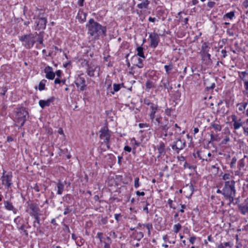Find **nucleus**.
Returning a JSON list of instances; mask_svg holds the SVG:
<instances>
[{
    "label": "nucleus",
    "mask_w": 248,
    "mask_h": 248,
    "mask_svg": "<svg viewBox=\"0 0 248 248\" xmlns=\"http://www.w3.org/2000/svg\"><path fill=\"white\" fill-rule=\"evenodd\" d=\"M238 209L241 214L248 217V199L238 205Z\"/></svg>",
    "instance_id": "dca6fc26"
},
{
    "label": "nucleus",
    "mask_w": 248,
    "mask_h": 248,
    "mask_svg": "<svg viewBox=\"0 0 248 248\" xmlns=\"http://www.w3.org/2000/svg\"><path fill=\"white\" fill-rule=\"evenodd\" d=\"M150 108V112L149 115L152 123L158 126L165 132V136H172L174 131L175 133L180 132L181 128L177 124H174L173 121H169L167 118L162 117L158 114L160 109L157 105H152Z\"/></svg>",
    "instance_id": "f257e3e1"
},
{
    "label": "nucleus",
    "mask_w": 248,
    "mask_h": 248,
    "mask_svg": "<svg viewBox=\"0 0 248 248\" xmlns=\"http://www.w3.org/2000/svg\"><path fill=\"white\" fill-rule=\"evenodd\" d=\"M104 248H110V244L106 242H104Z\"/></svg>",
    "instance_id": "338daca9"
},
{
    "label": "nucleus",
    "mask_w": 248,
    "mask_h": 248,
    "mask_svg": "<svg viewBox=\"0 0 248 248\" xmlns=\"http://www.w3.org/2000/svg\"><path fill=\"white\" fill-rule=\"evenodd\" d=\"M232 177V176L231 175V174H230L229 173H224L222 176V179L223 181H224L225 182L226 181H230V179Z\"/></svg>",
    "instance_id": "c9c22d12"
},
{
    "label": "nucleus",
    "mask_w": 248,
    "mask_h": 248,
    "mask_svg": "<svg viewBox=\"0 0 248 248\" xmlns=\"http://www.w3.org/2000/svg\"><path fill=\"white\" fill-rule=\"evenodd\" d=\"M87 14L84 13L82 11H79L77 17L78 19L80 20L81 22H84L86 18Z\"/></svg>",
    "instance_id": "4be33fe9"
},
{
    "label": "nucleus",
    "mask_w": 248,
    "mask_h": 248,
    "mask_svg": "<svg viewBox=\"0 0 248 248\" xmlns=\"http://www.w3.org/2000/svg\"><path fill=\"white\" fill-rule=\"evenodd\" d=\"M186 146V142L184 140L179 139L172 145V149L177 153Z\"/></svg>",
    "instance_id": "2eb2a0df"
},
{
    "label": "nucleus",
    "mask_w": 248,
    "mask_h": 248,
    "mask_svg": "<svg viewBox=\"0 0 248 248\" xmlns=\"http://www.w3.org/2000/svg\"><path fill=\"white\" fill-rule=\"evenodd\" d=\"M247 75V73L246 71H243L239 73V77L242 79L244 80V78Z\"/></svg>",
    "instance_id": "09e8293b"
},
{
    "label": "nucleus",
    "mask_w": 248,
    "mask_h": 248,
    "mask_svg": "<svg viewBox=\"0 0 248 248\" xmlns=\"http://www.w3.org/2000/svg\"><path fill=\"white\" fill-rule=\"evenodd\" d=\"M215 5V2L214 1H209L207 3V6L210 8L213 7Z\"/></svg>",
    "instance_id": "864d4df0"
},
{
    "label": "nucleus",
    "mask_w": 248,
    "mask_h": 248,
    "mask_svg": "<svg viewBox=\"0 0 248 248\" xmlns=\"http://www.w3.org/2000/svg\"><path fill=\"white\" fill-rule=\"evenodd\" d=\"M32 217L35 219V220L34 221L33 226L35 227H36L37 228H39V225H40V214L36 215H34V216H33Z\"/></svg>",
    "instance_id": "bb28decb"
},
{
    "label": "nucleus",
    "mask_w": 248,
    "mask_h": 248,
    "mask_svg": "<svg viewBox=\"0 0 248 248\" xmlns=\"http://www.w3.org/2000/svg\"><path fill=\"white\" fill-rule=\"evenodd\" d=\"M220 140V138L218 134H215L214 132H211L210 134V141H219Z\"/></svg>",
    "instance_id": "393cba45"
},
{
    "label": "nucleus",
    "mask_w": 248,
    "mask_h": 248,
    "mask_svg": "<svg viewBox=\"0 0 248 248\" xmlns=\"http://www.w3.org/2000/svg\"><path fill=\"white\" fill-rule=\"evenodd\" d=\"M70 212L69 211V209L68 207L66 208L65 209H64V211L63 212V214L66 215L68 214H69Z\"/></svg>",
    "instance_id": "774afa93"
},
{
    "label": "nucleus",
    "mask_w": 248,
    "mask_h": 248,
    "mask_svg": "<svg viewBox=\"0 0 248 248\" xmlns=\"http://www.w3.org/2000/svg\"><path fill=\"white\" fill-rule=\"evenodd\" d=\"M201 54L204 60H208L209 62L211 61V55L209 53V51L203 52Z\"/></svg>",
    "instance_id": "e433bc0d"
},
{
    "label": "nucleus",
    "mask_w": 248,
    "mask_h": 248,
    "mask_svg": "<svg viewBox=\"0 0 248 248\" xmlns=\"http://www.w3.org/2000/svg\"><path fill=\"white\" fill-rule=\"evenodd\" d=\"M62 72L60 70H57V71L56 72V76H57L58 78L61 77V76H62Z\"/></svg>",
    "instance_id": "680f3d73"
},
{
    "label": "nucleus",
    "mask_w": 248,
    "mask_h": 248,
    "mask_svg": "<svg viewBox=\"0 0 248 248\" xmlns=\"http://www.w3.org/2000/svg\"><path fill=\"white\" fill-rule=\"evenodd\" d=\"M139 225H140V227L143 226V227H146L147 228V229L148 230V235L150 234V233H151V230H152V228H153V226H152V224H151V223H147V224H139Z\"/></svg>",
    "instance_id": "f704fd0d"
},
{
    "label": "nucleus",
    "mask_w": 248,
    "mask_h": 248,
    "mask_svg": "<svg viewBox=\"0 0 248 248\" xmlns=\"http://www.w3.org/2000/svg\"><path fill=\"white\" fill-rule=\"evenodd\" d=\"M244 86L246 90V91H243V93L246 94L247 93H248V81L245 80L244 81Z\"/></svg>",
    "instance_id": "de8ad7c7"
},
{
    "label": "nucleus",
    "mask_w": 248,
    "mask_h": 248,
    "mask_svg": "<svg viewBox=\"0 0 248 248\" xmlns=\"http://www.w3.org/2000/svg\"><path fill=\"white\" fill-rule=\"evenodd\" d=\"M124 150L128 152H130L131 151V148L130 146H125L124 147Z\"/></svg>",
    "instance_id": "13d9d810"
},
{
    "label": "nucleus",
    "mask_w": 248,
    "mask_h": 248,
    "mask_svg": "<svg viewBox=\"0 0 248 248\" xmlns=\"http://www.w3.org/2000/svg\"><path fill=\"white\" fill-rule=\"evenodd\" d=\"M164 68L166 73L167 74H169L170 71H171L173 69V65L172 63H170L169 65H166L164 66Z\"/></svg>",
    "instance_id": "a19ab883"
},
{
    "label": "nucleus",
    "mask_w": 248,
    "mask_h": 248,
    "mask_svg": "<svg viewBox=\"0 0 248 248\" xmlns=\"http://www.w3.org/2000/svg\"><path fill=\"white\" fill-rule=\"evenodd\" d=\"M209 49L210 47H209L208 44L205 42L202 45L201 53L203 52H206V51H209Z\"/></svg>",
    "instance_id": "72a5a7b5"
},
{
    "label": "nucleus",
    "mask_w": 248,
    "mask_h": 248,
    "mask_svg": "<svg viewBox=\"0 0 248 248\" xmlns=\"http://www.w3.org/2000/svg\"><path fill=\"white\" fill-rule=\"evenodd\" d=\"M140 186V179L138 177L135 178L134 180V187L136 188H138Z\"/></svg>",
    "instance_id": "a18cd8bd"
},
{
    "label": "nucleus",
    "mask_w": 248,
    "mask_h": 248,
    "mask_svg": "<svg viewBox=\"0 0 248 248\" xmlns=\"http://www.w3.org/2000/svg\"><path fill=\"white\" fill-rule=\"evenodd\" d=\"M182 228V226L180 223H177L173 225V229L175 233H178Z\"/></svg>",
    "instance_id": "4c0bfd02"
},
{
    "label": "nucleus",
    "mask_w": 248,
    "mask_h": 248,
    "mask_svg": "<svg viewBox=\"0 0 248 248\" xmlns=\"http://www.w3.org/2000/svg\"><path fill=\"white\" fill-rule=\"evenodd\" d=\"M123 84H116V83L113 84V92H111L112 94H114L115 92H118L120 90L121 87L123 86Z\"/></svg>",
    "instance_id": "2f4dec72"
},
{
    "label": "nucleus",
    "mask_w": 248,
    "mask_h": 248,
    "mask_svg": "<svg viewBox=\"0 0 248 248\" xmlns=\"http://www.w3.org/2000/svg\"><path fill=\"white\" fill-rule=\"evenodd\" d=\"M22 45L27 48H31L34 44V37L32 34L24 35L20 38Z\"/></svg>",
    "instance_id": "423d86ee"
},
{
    "label": "nucleus",
    "mask_w": 248,
    "mask_h": 248,
    "mask_svg": "<svg viewBox=\"0 0 248 248\" xmlns=\"http://www.w3.org/2000/svg\"><path fill=\"white\" fill-rule=\"evenodd\" d=\"M149 39L151 47H156L160 41L159 35L155 32H151L149 34Z\"/></svg>",
    "instance_id": "ddd939ff"
},
{
    "label": "nucleus",
    "mask_w": 248,
    "mask_h": 248,
    "mask_svg": "<svg viewBox=\"0 0 248 248\" xmlns=\"http://www.w3.org/2000/svg\"><path fill=\"white\" fill-rule=\"evenodd\" d=\"M47 19L45 17L37 18L34 26L35 30H44L46 28Z\"/></svg>",
    "instance_id": "f8f14e48"
},
{
    "label": "nucleus",
    "mask_w": 248,
    "mask_h": 248,
    "mask_svg": "<svg viewBox=\"0 0 248 248\" xmlns=\"http://www.w3.org/2000/svg\"><path fill=\"white\" fill-rule=\"evenodd\" d=\"M46 79H42L38 85V90L40 91H42L46 90Z\"/></svg>",
    "instance_id": "c85d7f7f"
},
{
    "label": "nucleus",
    "mask_w": 248,
    "mask_h": 248,
    "mask_svg": "<svg viewBox=\"0 0 248 248\" xmlns=\"http://www.w3.org/2000/svg\"><path fill=\"white\" fill-rule=\"evenodd\" d=\"M231 117L234 130H238L240 127H242L244 123H243L242 120L240 118H238L235 114H232Z\"/></svg>",
    "instance_id": "4468645a"
},
{
    "label": "nucleus",
    "mask_w": 248,
    "mask_h": 248,
    "mask_svg": "<svg viewBox=\"0 0 248 248\" xmlns=\"http://www.w3.org/2000/svg\"><path fill=\"white\" fill-rule=\"evenodd\" d=\"M84 0H78V4L80 7L83 6Z\"/></svg>",
    "instance_id": "bf43d9fd"
},
{
    "label": "nucleus",
    "mask_w": 248,
    "mask_h": 248,
    "mask_svg": "<svg viewBox=\"0 0 248 248\" xmlns=\"http://www.w3.org/2000/svg\"><path fill=\"white\" fill-rule=\"evenodd\" d=\"M145 86L147 89H151L154 87L153 82L150 81H147L146 83Z\"/></svg>",
    "instance_id": "49530a36"
},
{
    "label": "nucleus",
    "mask_w": 248,
    "mask_h": 248,
    "mask_svg": "<svg viewBox=\"0 0 248 248\" xmlns=\"http://www.w3.org/2000/svg\"><path fill=\"white\" fill-rule=\"evenodd\" d=\"M230 141V138L229 135H226L224 137L223 140H221L220 142L221 145H225L228 142Z\"/></svg>",
    "instance_id": "58836bf2"
},
{
    "label": "nucleus",
    "mask_w": 248,
    "mask_h": 248,
    "mask_svg": "<svg viewBox=\"0 0 248 248\" xmlns=\"http://www.w3.org/2000/svg\"><path fill=\"white\" fill-rule=\"evenodd\" d=\"M243 6L247 8H248V0H245L244 2H243Z\"/></svg>",
    "instance_id": "0e129e2a"
},
{
    "label": "nucleus",
    "mask_w": 248,
    "mask_h": 248,
    "mask_svg": "<svg viewBox=\"0 0 248 248\" xmlns=\"http://www.w3.org/2000/svg\"><path fill=\"white\" fill-rule=\"evenodd\" d=\"M243 133L246 137L248 136V118L244 122L242 126Z\"/></svg>",
    "instance_id": "b1692460"
},
{
    "label": "nucleus",
    "mask_w": 248,
    "mask_h": 248,
    "mask_svg": "<svg viewBox=\"0 0 248 248\" xmlns=\"http://www.w3.org/2000/svg\"><path fill=\"white\" fill-rule=\"evenodd\" d=\"M121 217V214H116L114 215V218L117 221H119L120 220V217Z\"/></svg>",
    "instance_id": "6e6d98bb"
},
{
    "label": "nucleus",
    "mask_w": 248,
    "mask_h": 248,
    "mask_svg": "<svg viewBox=\"0 0 248 248\" xmlns=\"http://www.w3.org/2000/svg\"><path fill=\"white\" fill-rule=\"evenodd\" d=\"M146 206L143 208V210L144 211H145L146 213V214H148L149 210H148V208L147 206L149 205V203L148 202H146Z\"/></svg>",
    "instance_id": "4d7b16f0"
},
{
    "label": "nucleus",
    "mask_w": 248,
    "mask_h": 248,
    "mask_svg": "<svg viewBox=\"0 0 248 248\" xmlns=\"http://www.w3.org/2000/svg\"><path fill=\"white\" fill-rule=\"evenodd\" d=\"M74 83L80 91H85L87 88L85 79L82 74L78 75L76 77Z\"/></svg>",
    "instance_id": "0eeeda50"
},
{
    "label": "nucleus",
    "mask_w": 248,
    "mask_h": 248,
    "mask_svg": "<svg viewBox=\"0 0 248 248\" xmlns=\"http://www.w3.org/2000/svg\"><path fill=\"white\" fill-rule=\"evenodd\" d=\"M157 150L158 153L157 157L164 156L166 153L165 144L163 142L160 143L157 147Z\"/></svg>",
    "instance_id": "6ab92c4d"
},
{
    "label": "nucleus",
    "mask_w": 248,
    "mask_h": 248,
    "mask_svg": "<svg viewBox=\"0 0 248 248\" xmlns=\"http://www.w3.org/2000/svg\"><path fill=\"white\" fill-rule=\"evenodd\" d=\"M44 72L46 74V77L47 79L52 80L54 78L55 74L52 70V67L47 66L44 70Z\"/></svg>",
    "instance_id": "a211bd4d"
},
{
    "label": "nucleus",
    "mask_w": 248,
    "mask_h": 248,
    "mask_svg": "<svg viewBox=\"0 0 248 248\" xmlns=\"http://www.w3.org/2000/svg\"><path fill=\"white\" fill-rule=\"evenodd\" d=\"M196 239V237L194 236H191L190 238H189V242L191 244H194V243H195V241Z\"/></svg>",
    "instance_id": "603ef678"
},
{
    "label": "nucleus",
    "mask_w": 248,
    "mask_h": 248,
    "mask_svg": "<svg viewBox=\"0 0 248 248\" xmlns=\"http://www.w3.org/2000/svg\"><path fill=\"white\" fill-rule=\"evenodd\" d=\"M131 144L134 146V148L136 149L137 147L140 145V142L136 140L134 138H133L130 140Z\"/></svg>",
    "instance_id": "ea45409f"
},
{
    "label": "nucleus",
    "mask_w": 248,
    "mask_h": 248,
    "mask_svg": "<svg viewBox=\"0 0 248 248\" xmlns=\"http://www.w3.org/2000/svg\"><path fill=\"white\" fill-rule=\"evenodd\" d=\"M136 66L140 68H141L143 67V61L140 58H138V62L136 63Z\"/></svg>",
    "instance_id": "c03bdc74"
},
{
    "label": "nucleus",
    "mask_w": 248,
    "mask_h": 248,
    "mask_svg": "<svg viewBox=\"0 0 248 248\" xmlns=\"http://www.w3.org/2000/svg\"><path fill=\"white\" fill-rule=\"evenodd\" d=\"M4 204L5 208L8 211H12L14 214L16 213V209L14 207L13 204L8 201H6L4 202Z\"/></svg>",
    "instance_id": "412c9836"
},
{
    "label": "nucleus",
    "mask_w": 248,
    "mask_h": 248,
    "mask_svg": "<svg viewBox=\"0 0 248 248\" xmlns=\"http://www.w3.org/2000/svg\"><path fill=\"white\" fill-rule=\"evenodd\" d=\"M54 101L53 97L47 99L46 100H40L39 101V105L42 108H44L46 107H48L50 104Z\"/></svg>",
    "instance_id": "aec40b11"
},
{
    "label": "nucleus",
    "mask_w": 248,
    "mask_h": 248,
    "mask_svg": "<svg viewBox=\"0 0 248 248\" xmlns=\"http://www.w3.org/2000/svg\"><path fill=\"white\" fill-rule=\"evenodd\" d=\"M99 137L101 140H103L107 145L108 149H109L110 137L111 136V132L107 127H103L99 131Z\"/></svg>",
    "instance_id": "39448f33"
},
{
    "label": "nucleus",
    "mask_w": 248,
    "mask_h": 248,
    "mask_svg": "<svg viewBox=\"0 0 248 248\" xmlns=\"http://www.w3.org/2000/svg\"><path fill=\"white\" fill-rule=\"evenodd\" d=\"M139 126L141 128H144V127L147 128L149 126L148 124H141V123L139 124Z\"/></svg>",
    "instance_id": "5fc2aeb1"
},
{
    "label": "nucleus",
    "mask_w": 248,
    "mask_h": 248,
    "mask_svg": "<svg viewBox=\"0 0 248 248\" xmlns=\"http://www.w3.org/2000/svg\"><path fill=\"white\" fill-rule=\"evenodd\" d=\"M87 73L90 77H94L95 74L99 75L100 67L93 62L88 63Z\"/></svg>",
    "instance_id": "9d476101"
},
{
    "label": "nucleus",
    "mask_w": 248,
    "mask_h": 248,
    "mask_svg": "<svg viewBox=\"0 0 248 248\" xmlns=\"http://www.w3.org/2000/svg\"><path fill=\"white\" fill-rule=\"evenodd\" d=\"M137 55L145 59V56L143 53V48L142 46H139L137 48Z\"/></svg>",
    "instance_id": "7c9ffc66"
},
{
    "label": "nucleus",
    "mask_w": 248,
    "mask_h": 248,
    "mask_svg": "<svg viewBox=\"0 0 248 248\" xmlns=\"http://www.w3.org/2000/svg\"><path fill=\"white\" fill-rule=\"evenodd\" d=\"M211 127L217 132L220 131L222 129V126L216 122H213L211 124Z\"/></svg>",
    "instance_id": "a878e982"
},
{
    "label": "nucleus",
    "mask_w": 248,
    "mask_h": 248,
    "mask_svg": "<svg viewBox=\"0 0 248 248\" xmlns=\"http://www.w3.org/2000/svg\"><path fill=\"white\" fill-rule=\"evenodd\" d=\"M235 184L234 180L226 181L222 189V195L226 199H229L230 202L233 201L235 195Z\"/></svg>",
    "instance_id": "7ed1b4c3"
},
{
    "label": "nucleus",
    "mask_w": 248,
    "mask_h": 248,
    "mask_svg": "<svg viewBox=\"0 0 248 248\" xmlns=\"http://www.w3.org/2000/svg\"><path fill=\"white\" fill-rule=\"evenodd\" d=\"M28 115V112L23 108H20L16 112V119L17 123L22 126L26 121V116Z\"/></svg>",
    "instance_id": "6e6552de"
},
{
    "label": "nucleus",
    "mask_w": 248,
    "mask_h": 248,
    "mask_svg": "<svg viewBox=\"0 0 248 248\" xmlns=\"http://www.w3.org/2000/svg\"><path fill=\"white\" fill-rule=\"evenodd\" d=\"M228 247H231V244L230 242H225L223 243H220L218 246L217 248H227Z\"/></svg>",
    "instance_id": "37998d69"
},
{
    "label": "nucleus",
    "mask_w": 248,
    "mask_h": 248,
    "mask_svg": "<svg viewBox=\"0 0 248 248\" xmlns=\"http://www.w3.org/2000/svg\"><path fill=\"white\" fill-rule=\"evenodd\" d=\"M136 194L138 196H143L145 195V193L144 192H140L139 191H136Z\"/></svg>",
    "instance_id": "052dcab7"
},
{
    "label": "nucleus",
    "mask_w": 248,
    "mask_h": 248,
    "mask_svg": "<svg viewBox=\"0 0 248 248\" xmlns=\"http://www.w3.org/2000/svg\"><path fill=\"white\" fill-rule=\"evenodd\" d=\"M248 104V102L238 103L237 104V106L239 107L238 110L240 111H243L246 108Z\"/></svg>",
    "instance_id": "cd10ccee"
},
{
    "label": "nucleus",
    "mask_w": 248,
    "mask_h": 248,
    "mask_svg": "<svg viewBox=\"0 0 248 248\" xmlns=\"http://www.w3.org/2000/svg\"><path fill=\"white\" fill-rule=\"evenodd\" d=\"M184 193L187 198H190L194 191V187L192 184H187L183 188Z\"/></svg>",
    "instance_id": "f3484780"
},
{
    "label": "nucleus",
    "mask_w": 248,
    "mask_h": 248,
    "mask_svg": "<svg viewBox=\"0 0 248 248\" xmlns=\"http://www.w3.org/2000/svg\"><path fill=\"white\" fill-rule=\"evenodd\" d=\"M37 41L40 44H43V39L42 36H40L38 37L37 39Z\"/></svg>",
    "instance_id": "e2e57ef3"
},
{
    "label": "nucleus",
    "mask_w": 248,
    "mask_h": 248,
    "mask_svg": "<svg viewBox=\"0 0 248 248\" xmlns=\"http://www.w3.org/2000/svg\"><path fill=\"white\" fill-rule=\"evenodd\" d=\"M12 177L13 176L11 172H8L6 173V172L3 171L1 179L2 185H4L7 189L10 188L12 185Z\"/></svg>",
    "instance_id": "1a4fd4ad"
},
{
    "label": "nucleus",
    "mask_w": 248,
    "mask_h": 248,
    "mask_svg": "<svg viewBox=\"0 0 248 248\" xmlns=\"http://www.w3.org/2000/svg\"><path fill=\"white\" fill-rule=\"evenodd\" d=\"M163 239L165 242H168L169 241V237L166 234L163 236Z\"/></svg>",
    "instance_id": "69168bd1"
},
{
    "label": "nucleus",
    "mask_w": 248,
    "mask_h": 248,
    "mask_svg": "<svg viewBox=\"0 0 248 248\" xmlns=\"http://www.w3.org/2000/svg\"><path fill=\"white\" fill-rule=\"evenodd\" d=\"M237 162V158L236 157H233L231 160L230 164V168L232 169L234 168L235 167V164Z\"/></svg>",
    "instance_id": "79ce46f5"
},
{
    "label": "nucleus",
    "mask_w": 248,
    "mask_h": 248,
    "mask_svg": "<svg viewBox=\"0 0 248 248\" xmlns=\"http://www.w3.org/2000/svg\"><path fill=\"white\" fill-rule=\"evenodd\" d=\"M234 16V12L233 11L230 12L225 14L223 16V18L225 19V18L232 20Z\"/></svg>",
    "instance_id": "473e14b6"
},
{
    "label": "nucleus",
    "mask_w": 248,
    "mask_h": 248,
    "mask_svg": "<svg viewBox=\"0 0 248 248\" xmlns=\"http://www.w3.org/2000/svg\"><path fill=\"white\" fill-rule=\"evenodd\" d=\"M103 236V234L102 232H98L97 233L96 237L99 239V240L101 242H102Z\"/></svg>",
    "instance_id": "3c124183"
},
{
    "label": "nucleus",
    "mask_w": 248,
    "mask_h": 248,
    "mask_svg": "<svg viewBox=\"0 0 248 248\" xmlns=\"http://www.w3.org/2000/svg\"><path fill=\"white\" fill-rule=\"evenodd\" d=\"M248 167V157L244 155V157L240 159L237 163V170L234 171V175L239 177L242 176Z\"/></svg>",
    "instance_id": "20e7f679"
},
{
    "label": "nucleus",
    "mask_w": 248,
    "mask_h": 248,
    "mask_svg": "<svg viewBox=\"0 0 248 248\" xmlns=\"http://www.w3.org/2000/svg\"><path fill=\"white\" fill-rule=\"evenodd\" d=\"M88 33L94 39H99L100 37L106 36V28L101 24L91 18L86 25Z\"/></svg>",
    "instance_id": "f03ea898"
},
{
    "label": "nucleus",
    "mask_w": 248,
    "mask_h": 248,
    "mask_svg": "<svg viewBox=\"0 0 248 248\" xmlns=\"http://www.w3.org/2000/svg\"><path fill=\"white\" fill-rule=\"evenodd\" d=\"M144 103L147 106H150V107L152 106V105H156L155 104L151 103L150 100L147 98L144 99Z\"/></svg>",
    "instance_id": "8fccbe9b"
},
{
    "label": "nucleus",
    "mask_w": 248,
    "mask_h": 248,
    "mask_svg": "<svg viewBox=\"0 0 248 248\" xmlns=\"http://www.w3.org/2000/svg\"><path fill=\"white\" fill-rule=\"evenodd\" d=\"M57 194L58 195L62 194L64 190V185L61 182H59L57 185Z\"/></svg>",
    "instance_id": "c756f323"
},
{
    "label": "nucleus",
    "mask_w": 248,
    "mask_h": 248,
    "mask_svg": "<svg viewBox=\"0 0 248 248\" xmlns=\"http://www.w3.org/2000/svg\"><path fill=\"white\" fill-rule=\"evenodd\" d=\"M150 1L148 0H144L143 2L137 5V7L139 9H146L147 8Z\"/></svg>",
    "instance_id": "5701e85b"
},
{
    "label": "nucleus",
    "mask_w": 248,
    "mask_h": 248,
    "mask_svg": "<svg viewBox=\"0 0 248 248\" xmlns=\"http://www.w3.org/2000/svg\"><path fill=\"white\" fill-rule=\"evenodd\" d=\"M26 211L31 216L40 214V209L38 204L33 202L28 203Z\"/></svg>",
    "instance_id": "9b49d317"
}]
</instances>
